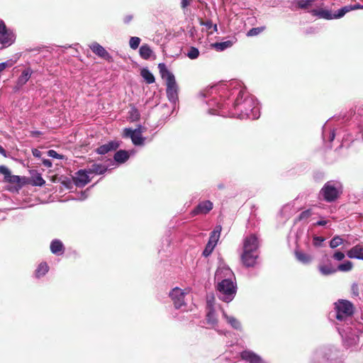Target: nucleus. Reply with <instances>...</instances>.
<instances>
[{
    "instance_id": "f257e3e1",
    "label": "nucleus",
    "mask_w": 363,
    "mask_h": 363,
    "mask_svg": "<svg viewBox=\"0 0 363 363\" xmlns=\"http://www.w3.org/2000/svg\"><path fill=\"white\" fill-rule=\"evenodd\" d=\"M357 9H363V6L360 5L359 4L345 6L333 14L331 13V11L325 9H312L310 13L313 16H317L320 18L326 20H332L340 18L343 17L347 13Z\"/></svg>"
},
{
    "instance_id": "f03ea898",
    "label": "nucleus",
    "mask_w": 363,
    "mask_h": 363,
    "mask_svg": "<svg viewBox=\"0 0 363 363\" xmlns=\"http://www.w3.org/2000/svg\"><path fill=\"white\" fill-rule=\"evenodd\" d=\"M216 289L219 293V298L227 303L234 298L237 291L235 284L230 279H224L218 282Z\"/></svg>"
},
{
    "instance_id": "7ed1b4c3",
    "label": "nucleus",
    "mask_w": 363,
    "mask_h": 363,
    "mask_svg": "<svg viewBox=\"0 0 363 363\" xmlns=\"http://www.w3.org/2000/svg\"><path fill=\"white\" fill-rule=\"evenodd\" d=\"M234 107L242 113L248 116L249 111L255 108V102L250 96H245V93L240 91L234 102Z\"/></svg>"
},
{
    "instance_id": "20e7f679",
    "label": "nucleus",
    "mask_w": 363,
    "mask_h": 363,
    "mask_svg": "<svg viewBox=\"0 0 363 363\" xmlns=\"http://www.w3.org/2000/svg\"><path fill=\"white\" fill-rule=\"evenodd\" d=\"M341 193V188L336 186L331 181L325 183L320 191V194L323 196V199L329 203L335 201Z\"/></svg>"
},
{
    "instance_id": "39448f33",
    "label": "nucleus",
    "mask_w": 363,
    "mask_h": 363,
    "mask_svg": "<svg viewBox=\"0 0 363 363\" xmlns=\"http://www.w3.org/2000/svg\"><path fill=\"white\" fill-rule=\"evenodd\" d=\"M335 309L337 312L336 318L338 320H342L345 318L351 316L354 313V306L347 300H338L335 303Z\"/></svg>"
},
{
    "instance_id": "423d86ee",
    "label": "nucleus",
    "mask_w": 363,
    "mask_h": 363,
    "mask_svg": "<svg viewBox=\"0 0 363 363\" xmlns=\"http://www.w3.org/2000/svg\"><path fill=\"white\" fill-rule=\"evenodd\" d=\"M142 132L141 125L135 130L126 128L123 130V137L130 138L135 145H143L145 138L142 136Z\"/></svg>"
},
{
    "instance_id": "0eeeda50",
    "label": "nucleus",
    "mask_w": 363,
    "mask_h": 363,
    "mask_svg": "<svg viewBox=\"0 0 363 363\" xmlns=\"http://www.w3.org/2000/svg\"><path fill=\"white\" fill-rule=\"evenodd\" d=\"M0 174H4V182L18 184L19 188H21L26 184L25 177L21 178L17 175H11V171L4 165H0Z\"/></svg>"
},
{
    "instance_id": "6e6552de",
    "label": "nucleus",
    "mask_w": 363,
    "mask_h": 363,
    "mask_svg": "<svg viewBox=\"0 0 363 363\" xmlns=\"http://www.w3.org/2000/svg\"><path fill=\"white\" fill-rule=\"evenodd\" d=\"M166 84L167 98L170 101L175 103L178 100V86L174 74H169V78L167 79Z\"/></svg>"
},
{
    "instance_id": "1a4fd4ad",
    "label": "nucleus",
    "mask_w": 363,
    "mask_h": 363,
    "mask_svg": "<svg viewBox=\"0 0 363 363\" xmlns=\"http://www.w3.org/2000/svg\"><path fill=\"white\" fill-rule=\"evenodd\" d=\"M259 242L257 236L251 234L247 236L243 241V252H255L258 249Z\"/></svg>"
},
{
    "instance_id": "9d476101",
    "label": "nucleus",
    "mask_w": 363,
    "mask_h": 363,
    "mask_svg": "<svg viewBox=\"0 0 363 363\" xmlns=\"http://www.w3.org/2000/svg\"><path fill=\"white\" fill-rule=\"evenodd\" d=\"M169 296L173 301L174 307L178 309L185 304L184 303V293L183 291L177 287L172 289Z\"/></svg>"
},
{
    "instance_id": "9b49d317",
    "label": "nucleus",
    "mask_w": 363,
    "mask_h": 363,
    "mask_svg": "<svg viewBox=\"0 0 363 363\" xmlns=\"http://www.w3.org/2000/svg\"><path fill=\"white\" fill-rule=\"evenodd\" d=\"M89 48L91 50V51L99 57L106 60L109 62H113V57H111V55L107 52V50L104 47H102L98 43L94 42L91 43L89 45Z\"/></svg>"
},
{
    "instance_id": "f8f14e48",
    "label": "nucleus",
    "mask_w": 363,
    "mask_h": 363,
    "mask_svg": "<svg viewBox=\"0 0 363 363\" xmlns=\"http://www.w3.org/2000/svg\"><path fill=\"white\" fill-rule=\"evenodd\" d=\"M16 40V35L13 31L7 28L5 31L0 33V43L3 48H6L12 45Z\"/></svg>"
},
{
    "instance_id": "ddd939ff",
    "label": "nucleus",
    "mask_w": 363,
    "mask_h": 363,
    "mask_svg": "<svg viewBox=\"0 0 363 363\" xmlns=\"http://www.w3.org/2000/svg\"><path fill=\"white\" fill-rule=\"evenodd\" d=\"M213 203L210 201L200 202L191 211L192 216L199 214H207L213 208Z\"/></svg>"
},
{
    "instance_id": "4468645a",
    "label": "nucleus",
    "mask_w": 363,
    "mask_h": 363,
    "mask_svg": "<svg viewBox=\"0 0 363 363\" xmlns=\"http://www.w3.org/2000/svg\"><path fill=\"white\" fill-rule=\"evenodd\" d=\"M120 146V142L116 140H112L108 142L106 144L102 145L99 146L96 152L99 155H105L110 151H113L117 150Z\"/></svg>"
},
{
    "instance_id": "2eb2a0df",
    "label": "nucleus",
    "mask_w": 363,
    "mask_h": 363,
    "mask_svg": "<svg viewBox=\"0 0 363 363\" xmlns=\"http://www.w3.org/2000/svg\"><path fill=\"white\" fill-rule=\"evenodd\" d=\"M258 257V255H256L255 252H243L241 255V260L242 264L247 267H254L256 264V260Z\"/></svg>"
},
{
    "instance_id": "dca6fc26",
    "label": "nucleus",
    "mask_w": 363,
    "mask_h": 363,
    "mask_svg": "<svg viewBox=\"0 0 363 363\" xmlns=\"http://www.w3.org/2000/svg\"><path fill=\"white\" fill-rule=\"evenodd\" d=\"M240 357L249 363H264L259 355L252 351L245 350L240 353Z\"/></svg>"
},
{
    "instance_id": "f3484780",
    "label": "nucleus",
    "mask_w": 363,
    "mask_h": 363,
    "mask_svg": "<svg viewBox=\"0 0 363 363\" xmlns=\"http://www.w3.org/2000/svg\"><path fill=\"white\" fill-rule=\"evenodd\" d=\"M88 172L86 170L80 169L79 170L76 174L77 176L74 177V182L77 186H84L90 182V179L88 176Z\"/></svg>"
},
{
    "instance_id": "a211bd4d",
    "label": "nucleus",
    "mask_w": 363,
    "mask_h": 363,
    "mask_svg": "<svg viewBox=\"0 0 363 363\" xmlns=\"http://www.w3.org/2000/svg\"><path fill=\"white\" fill-rule=\"evenodd\" d=\"M347 255L351 259L363 260V247L359 245H355L347 251Z\"/></svg>"
},
{
    "instance_id": "6ab92c4d",
    "label": "nucleus",
    "mask_w": 363,
    "mask_h": 363,
    "mask_svg": "<svg viewBox=\"0 0 363 363\" xmlns=\"http://www.w3.org/2000/svg\"><path fill=\"white\" fill-rule=\"evenodd\" d=\"M236 42V39L229 40L220 43H214L211 45V47L214 48L216 51H223L230 47H232Z\"/></svg>"
},
{
    "instance_id": "aec40b11",
    "label": "nucleus",
    "mask_w": 363,
    "mask_h": 363,
    "mask_svg": "<svg viewBox=\"0 0 363 363\" xmlns=\"http://www.w3.org/2000/svg\"><path fill=\"white\" fill-rule=\"evenodd\" d=\"M32 74V70L30 68H27L24 69L21 74L17 79L16 85L18 87H21L23 86L30 78Z\"/></svg>"
},
{
    "instance_id": "412c9836",
    "label": "nucleus",
    "mask_w": 363,
    "mask_h": 363,
    "mask_svg": "<svg viewBox=\"0 0 363 363\" xmlns=\"http://www.w3.org/2000/svg\"><path fill=\"white\" fill-rule=\"evenodd\" d=\"M50 250L55 255H62L65 252V247L59 240H54L50 243Z\"/></svg>"
},
{
    "instance_id": "4be33fe9",
    "label": "nucleus",
    "mask_w": 363,
    "mask_h": 363,
    "mask_svg": "<svg viewBox=\"0 0 363 363\" xmlns=\"http://www.w3.org/2000/svg\"><path fill=\"white\" fill-rule=\"evenodd\" d=\"M107 167L101 164H92L88 169L89 174H101L106 172Z\"/></svg>"
},
{
    "instance_id": "5701e85b",
    "label": "nucleus",
    "mask_w": 363,
    "mask_h": 363,
    "mask_svg": "<svg viewBox=\"0 0 363 363\" xmlns=\"http://www.w3.org/2000/svg\"><path fill=\"white\" fill-rule=\"evenodd\" d=\"M221 230L222 226L220 225H216L214 230L211 233L208 242L211 243H215V245H216L219 240Z\"/></svg>"
},
{
    "instance_id": "b1692460",
    "label": "nucleus",
    "mask_w": 363,
    "mask_h": 363,
    "mask_svg": "<svg viewBox=\"0 0 363 363\" xmlns=\"http://www.w3.org/2000/svg\"><path fill=\"white\" fill-rule=\"evenodd\" d=\"M129 157L128 151L121 150L115 153L114 160L118 163H124L128 160Z\"/></svg>"
},
{
    "instance_id": "393cba45",
    "label": "nucleus",
    "mask_w": 363,
    "mask_h": 363,
    "mask_svg": "<svg viewBox=\"0 0 363 363\" xmlns=\"http://www.w3.org/2000/svg\"><path fill=\"white\" fill-rule=\"evenodd\" d=\"M296 258L303 264H308L312 260V257L306 253L300 250L295 251Z\"/></svg>"
},
{
    "instance_id": "a878e982",
    "label": "nucleus",
    "mask_w": 363,
    "mask_h": 363,
    "mask_svg": "<svg viewBox=\"0 0 363 363\" xmlns=\"http://www.w3.org/2000/svg\"><path fill=\"white\" fill-rule=\"evenodd\" d=\"M140 56L144 60H148L152 54L150 47L147 45H143L139 50Z\"/></svg>"
},
{
    "instance_id": "bb28decb",
    "label": "nucleus",
    "mask_w": 363,
    "mask_h": 363,
    "mask_svg": "<svg viewBox=\"0 0 363 363\" xmlns=\"http://www.w3.org/2000/svg\"><path fill=\"white\" fill-rule=\"evenodd\" d=\"M140 75L145 80L146 83L149 84L154 83L155 81L154 75L147 68L141 69Z\"/></svg>"
},
{
    "instance_id": "cd10ccee",
    "label": "nucleus",
    "mask_w": 363,
    "mask_h": 363,
    "mask_svg": "<svg viewBox=\"0 0 363 363\" xmlns=\"http://www.w3.org/2000/svg\"><path fill=\"white\" fill-rule=\"evenodd\" d=\"M28 184L33 186H42L45 184V181L43 179V178L40 174L36 173L30 178Z\"/></svg>"
},
{
    "instance_id": "c85d7f7f",
    "label": "nucleus",
    "mask_w": 363,
    "mask_h": 363,
    "mask_svg": "<svg viewBox=\"0 0 363 363\" xmlns=\"http://www.w3.org/2000/svg\"><path fill=\"white\" fill-rule=\"evenodd\" d=\"M49 270V267L46 262H41L35 269V277L40 278L44 276Z\"/></svg>"
},
{
    "instance_id": "c756f323",
    "label": "nucleus",
    "mask_w": 363,
    "mask_h": 363,
    "mask_svg": "<svg viewBox=\"0 0 363 363\" xmlns=\"http://www.w3.org/2000/svg\"><path fill=\"white\" fill-rule=\"evenodd\" d=\"M312 215L313 211L311 209L303 211L295 218L294 223L296 224L303 220H307Z\"/></svg>"
},
{
    "instance_id": "7c9ffc66",
    "label": "nucleus",
    "mask_w": 363,
    "mask_h": 363,
    "mask_svg": "<svg viewBox=\"0 0 363 363\" xmlns=\"http://www.w3.org/2000/svg\"><path fill=\"white\" fill-rule=\"evenodd\" d=\"M319 270L323 275H330L337 272V269L328 265H320Z\"/></svg>"
},
{
    "instance_id": "2f4dec72",
    "label": "nucleus",
    "mask_w": 363,
    "mask_h": 363,
    "mask_svg": "<svg viewBox=\"0 0 363 363\" xmlns=\"http://www.w3.org/2000/svg\"><path fill=\"white\" fill-rule=\"evenodd\" d=\"M158 68H159V70H160V72L161 74V76L163 79H165L167 80V79L169 78V74H173L172 73H171L167 68L166 65L164 63H160L158 65Z\"/></svg>"
},
{
    "instance_id": "473e14b6",
    "label": "nucleus",
    "mask_w": 363,
    "mask_h": 363,
    "mask_svg": "<svg viewBox=\"0 0 363 363\" xmlns=\"http://www.w3.org/2000/svg\"><path fill=\"white\" fill-rule=\"evenodd\" d=\"M353 267V264L350 261H346L345 262L340 264L338 265L337 271H341V272H349L350 271Z\"/></svg>"
},
{
    "instance_id": "72a5a7b5",
    "label": "nucleus",
    "mask_w": 363,
    "mask_h": 363,
    "mask_svg": "<svg viewBox=\"0 0 363 363\" xmlns=\"http://www.w3.org/2000/svg\"><path fill=\"white\" fill-rule=\"evenodd\" d=\"M186 56L191 60H195L199 56V50L195 47H190Z\"/></svg>"
},
{
    "instance_id": "f704fd0d",
    "label": "nucleus",
    "mask_w": 363,
    "mask_h": 363,
    "mask_svg": "<svg viewBox=\"0 0 363 363\" xmlns=\"http://www.w3.org/2000/svg\"><path fill=\"white\" fill-rule=\"evenodd\" d=\"M216 246V245H215V243H211L210 242H208V243L206 245V247H205L204 250L203 251L202 255L204 257H207L208 256H209L212 253V252H213V249L215 248Z\"/></svg>"
},
{
    "instance_id": "c9c22d12",
    "label": "nucleus",
    "mask_w": 363,
    "mask_h": 363,
    "mask_svg": "<svg viewBox=\"0 0 363 363\" xmlns=\"http://www.w3.org/2000/svg\"><path fill=\"white\" fill-rule=\"evenodd\" d=\"M343 242V240L340 236H335L330 242V247L331 248H336L340 245Z\"/></svg>"
},
{
    "instance_id": "e433bc0d",
    "label": "nucleus",
    "mask_w": 363,
    "mask_h": 363,
    "mask_svg": "<svg viewBox=\"0 0 363 363\" xmlns=\"http://www.w3.org/2000/svg\"><path fill=\"white\" fill-rule=\"evenodd\" d=\"M200 24L201 26H205L208 29L213 28V30L214 32H217V30H218L217 25L216 24H213V23H212V21L211 20H208V21H203L201 20Z\"/></svg>"
},
{
    "instance_id": "4c0bfd02",
    "label": "nucleus",
    "mask_w": 363,
    "mask_h": 363,
    "mask_svg": "<svg viewBox=\"0 0 363 363\" xmlns=\"http://www.w3.org/2000/svg\"><path fill=\"white\" fill-rule=\"evenodd\" d=\"M140 43V38L138 37H131L129 41L130 47L135 50L139 47Z\"/></svg>"
},
{
    "instance_id": "58836bf2",
    "label": "nucleus",
    "mask_w": 363,
    "mask_h": 363,
    "mask_svg": "<svg viewBox=\"0 0 363 363\" xmlns=\"http://www.w3.org/2000/svg\"><path fill=\"white\" fill-rule=\"evenodd\" d=\"M130 114V119L132 121H138L140 118V113L138 109L135 107H133L131 110L129 112Z\"/></svg>"
},
{
    "instance_id": "ea45409f",
    "label": "nucleus",
    "mask_w": 363,
    "mask_h": 363,
    "mask_svg": "<svg viewBox=\"0 0 363 363\" xmlns=\"http://www.w3.org/2000/svg\"><path fill=\"white\" fill-rule=\"evenodd\" d=\"M206 317H207L208 323L213 324V323H216V321H217V320L215 317L214 309L212 307H211L209 311L207 313Z\"/></svg>"
},
{
    "instance_id": "a19ab883",
    "label": "nucleus",
    "mask_w": 363,
    "mask_h": 363,
    "mask_svg": "<svg viewBox=\"0 0 363 363\" xmlns=\"http://www.w3.org/2000/svg\"><path fill=\"white\" fill-rule=\"evenodd\" d=\"M228 322L232 325V327L235 329H240L241 328L240 323L234 317H228L227 316Z\"/></svg>"
},
{
    "instance_id": "79ce46f5",
    "label": "nucleus",
    "mask_w": 363,
    "mask_h": 363,
    "mask_svg": "<svg viewBox=\"0 0 363 363\" xmlns=\"http://www.w3.org/2000/svg\"><path fill=\"white\" fill-rule=\"evenodd\" d=\"M264 29V27L252 28L247 32V35L248 37L257 35L262 32Z\"/></svg>"
},
{
    "instance_id": "37998d69",
    "label": "nucleus",
    "mask_w": 363,
    "mask_h": 363,
    "mask_svg": "<svg viewBox=\"0 0 363 363\" xmlns=\"http://www.w3.org/2000/svg\"><path fill=\"white\" fill-rule=\"evenodd\" d=\"M48 155L49 157L56 158V159H63L64 155L58 154L55 150H50L48 151Z\"/></svg>"
},
{
    "instance_id": "c03bdc74",
    "label": "nucleus",
    "mask_w": 363,
    "mask_h": 363,
    "mask_svg": "<svg viewBox=\"0 0 363 363\" xmlns=\"http://www.w3.org/2000/svg\"><path fill=\"white\" fill-rule=\"evenodd\" d=\"M345 254L340 251H336L333 255V258L337 261L342 260L345 258Z\"/></svg>"
},
{
    "instance_id": "a18cd8bd",
    "label": "nucleus",
    "mask_w": 363,
    "mask_h": 363,
    "mask_svg": "<svg viewBox=\"0 0 363 363\" xmlns=\"http://www.w3.org/2000/svg\"><path fill=\"white\" fill-rule=\"evenodd\" d=\"M325 240L324 238L319 236L313 237V245L315 246H320L321 243Z\"/></svg>"
},
{
    "instance_id": "49530a36",
    "label": "nucleus",
    "mask_w": 363,
    "mask_h": 363,
    "mask_svg": "<svg viewBox=\"0 0 363 363\" xmlns=\"http://www.w3.org/2000/svg\"><path fill=\"white\" fill-rule=\"evenodd\" d=\"M352 293L354 296H358L359 294V287L357 284H353L351 287Z\"/></svg>"
},
{
    "instance_id": "de8ad7c7",
    "label": "nucleus",
    "mask_w": 363,
    "mask_h": 363,
    "mask_svg": "<svg viewBox=\"0 0 363 363\" xmlns=\"http://www.w3.org/2000/svg\"><path fill=\"white\" fill-rule=\"evenodd\" d=\"M7 26L3 20H0V33L5 31L7 29Z\"/></svg>"
},
{
    "instance_id": "09e8293b",
    "label": "nucleus",
    "mask_w": 363,
    "mask_h": 363,
    "mask_svg": "<svg viewBox=\"0 0 363 363\" xmlns=\"http://www.w3.org/2000/svg\"><path fill=\"white\" fill-rule=\"evenodd\" d=\"M43 165L45 167H48V168L51 167L52 165V162L50 160H48V159H44L43 160Z\"/></svg>"
},
{
    "instance_id": "8fccbe9b",
    "label": "nucleus",
    "mask_w": 363,
    "mask_h": 363,
    "mask_svg": "<svg viewBox=\"0 0 363 363\" xmlns=\"http://www.w3.org/2000/svg\"><path fill=\"white\" fill-rule=\"evenodd\" d=\"M191 0H182L181 6L184 9L190 5Z\"/></svg>"
},
{
    "instance_id": "3c124183",
    "label": "nucleus",
    "mask_w": 363,
    "mask_h": 363,
    "mask_svg": "<svg viewBox=\"0 0 363 363\" xmlns=\"http://www.w3.org/2000/svg\"><path fill=\"white\" fill-rule=\"evenodd\" d=\"M132 19H133V16L128 15V16L124 17L123 21L125 23H130L132 21Z\"/></svg>"
},
{
    "instance_id": "603ef678",
    "label": "nucleus",
    "mask_w": 363,
    "mask_h": 363,
    "mask_svg": "<svg viewBox=\"0 0 363 363\" xmlns=\"http://www.w3.org/2000/svg\"><path fill=\"white\" fill-rule=\"evenodd\" d=\"M327 223H328V221H327V220H319V221H318V222H317L316 223H315L314 225H318V226H323V225H325Z\"/></svg>"
},
{
    "instance_id": "864d4df0",
    "label": "nucleus",
    "mask_w": 363,
    "mask_h": 363,
    "mask_svg": "<svg viewBox=\"0 0 363 363\" xmlns=\"http://www.w3.org/2000/svg\"><path fill=\"white\" fill-rule=\"evenodd\" d=\"M7 66L8 64L6 62L0 63V72L4 70Z\"/></svg>"
},
{
    "instance_id": "5fc2aeb1",
    "label": "nucleus",
    "mask_w": 363,
    "mask_h": 363,
    "mask_svg": "<svg viewBox=\"0 0 363 363\" xmlns=\"http://www.w3.org/2000/svg\"><path fill=\"white\" fill-rule=\"evenodd\" d=\"M0 154L2 155L4 157H6V151L1 145H0Z\"/></svg>"
},
{
    "instance_id": "6e6d98bb",
    "label": "nucleus",
    "mask_w": 363,
    "mask_h": 363,
    "mask_svg": "<svg viewBox=\"0 0 363 363\" xmlns=\"http://www.w3.org/2000/svg\"><path fill=\"white\" fill-rule=\"evenodd\" d=\"M224 187H225V186H224V185H223V184H219V185H218V188H219L220 189H224Z\"/></svg>"
},
{
    "instance_id": "4d7b16f0",
    "label": "nucleus",
    "mask_w": 363,
    "mask_h": 363,
    "mask_svg": "<svg viewBox=\"0 0 363 363\" xmlns=\"http://www.w3.org/2000/svg\"><path fill=\"white\" fill-rule=\"evenodd\" d=\"M33 155L37 156V155H38V152H35H35H33Z\"/></svg>"
},
{
    "instance_id": "13d9d810",
    "label": "nucleus",
    "mask_w": 363,
    "mask_h": 363,
    "mask_svg": "<svg viewBox=\"0 0 363 363\" xmlns=\"http://www.w3.org/2000/svg\"><path fill=\"white\" fill-rule=\"evenodd\" d=\"M33 155L37 156V155H38V152H35H35H33Z\"/></svg>"
}]
</instances>
